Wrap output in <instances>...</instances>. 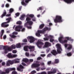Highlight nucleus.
<instances>
[{"label": "nucleus", "instance_id": "obj_18", "mask_svg": "<svg viewBox=\"0 0 74 74\" xmlns=\"http://www.w3.org/2000/svg\"><path fill=\"white\" fill-rule=\"evenodd\" d=\"M12 20V18L11 17H9L7 18L6 19V21H7V22H5L6 23H9L10 21Z\"/></svg>", "mask_w": 74, "mask_h": 74}, {"label": "nucleus", "instance_id": "obj_19", "mask_svg": "<svg viewBox=\"0 0 74 74\" xmlns=\"http://www.w3.org/2000/svg\"><path fill=\"white\" fill-rule=\"evenodd\" d=\"M13 35H12L11 36V37L12 38H15L16 37V36L14 35L16 34V35L18 34V32H13L12 33Z\"/></svg>", "mask_w": 74, "mask_h": 74}, {"label": "nucleus", "instance_id": "obj_5", "mask_svg": "<svg viewBox=\"0 0 74 74\" xmlns=\"http://www.w3.org/2000/svg\"><path fill=\"white\" fill-rule=\"evenodd\" d=\"M28 48H29V49H33V48H34V46H25L24 47L23 49L25 51H28Z\"/></svg>", "mask_w": 74, "mask_h": 74}, {"label": "nucleus", "instance_id": "obj_2", "mask_svg": "<svg viewBox=\"0 0 74 74\" xmlns=\"http://www.w3.org/2000/svg\"><path fill=\"white\" fill-rule=\"evenodd\" d=\"M26 20L27 21V23L24 24V26L25 27H27L28 29H31V26H28V25L29 26H32L33 23V22L32 21H31V18L29 17H27Z\"/></svg>", "mask_w": 74, "mask_h": 74}, {"label": "nucleus", "instance_id": "obj_12", "mask_svg": "<svg viewBox=\"0 0 74 74\" xmlns=\"http://www.w3.org/2000/svg\"><path fill=\"white\" fill-rule=\"evenodd\" d=\"M24 67L22 65H20L19 66L18 68H17L18 71H23V69H24Z\"/></svg>", "mask_w": 74, "mask_h": 74}, {"label": "nucleus", "instance_id": "obj_30", "mask_svg": "<svg viewBox=\"0 0 74 74\" xmlns=\"http://www.w3.org/2000/svg\"><path fill=\"white\" fill-rule=\"evenodd\" d=\"M14 11V10L13 8H11L9 10V13H11Z\"/></svg>", "mask_w": 74, "mask_h": 74}, {"label": "nucleus", "instance_id": "obj_62", "mask_svg": "<svg viewBox=\"0 0 74 74\" xmlns=\"http://www.w3.org/2000/svg\"><path fill=\"white\" fill-rule=\"evenodd\" d=\"M21 64H22V65H23V66H26V64H25V63H24V62H22Z\"/></svg>", "mask_w": 74, "mask_h": 74}, {"label": "nucleus", "instance_id": "obj_8", "mask_svg": "<svg viewBox=\"0 0 74 74\" xmlns=\"http://www.w3.org/2000/svg\"><path fill=\"white\" fill-rule=\"evenodd\" d=\"M8 62L10 64H13L14 63H19V61H16V60L14 59L13 60H9L8 61Z\"/></svg>", "mask_w": 74, "mask_h": 74}, {"label": "nucleus", "instance_id": "obj_37", "mask_svg": "<svg viewBox=\"0 0 74 74\" xmlns=\"http://www.w3.org/2000/svg\"><path fill=\"white\" fill-rule=\"evenodd\" d=\"M48 65H50V64H52V61H49L47 62Z\"/></svg>", "mask_w": 74, "mask_h": 74}, {"label": "nucleus", "instance_id": "obj_60", "mask_svg": "<svg viewBox=\"0 0 74 74\" xmlns=\"http://www.w3.org/2000/svg\"><path fill=\"white\" fill-rule=\"evenodd\" d=\"M30 56H35V55L33 53H32L30 54Z\"/></svg>", "mask_w": 74, "mask_h": 74}, {"label": "nucleus", "instance_id": "obj_20", "mask_svg": "<svg viewBox=\"0 0 74 74\" xmlns=\"http://www.w3.org/2000/svg\"><path fill=\"white\" fill-rule=\"evenodd\" d=\"M73 48V46H72L71 45L69 44L68 47L67 48V50L69 51H70Z\"/></svg>", "mask_w": 74, "mask_h": 74}, {"label": "nucleus", "instance_id": "obj_38", "mask_svg": "<svg viewBox=\"0 0 74 74\" xmlns=\"http://www.w3.org/2000/svg\"><path fill=\"white\" fill-rule=\"evenodd\" d=\"M47 57H48L49 58H51V56H52V55L51 53H49L47 55Z\"/></svg>", "mask_w": 74, "mask_h": 74}, {"label": "nucleus", "instance_id": "obj_49", "mask_svg": "<svg viewBox=\"0 0 74 74\" xmlns=\"http://www.w3.org/2000/svg\"><path fill=\"white\" fill-rule=\"evenodd\" d=\"M12 53H16L17 52L16 51V50H14L12 51Z\"/></svg>", "mask_w": 74, "mask_h": 74}, {"label": "nucleus", "instance_id": "obj_33", "mask_svg": "<svg viewBox=\"0 0 74 74\" xmlns=\"http://www.w3.org/2000/svg\"><path fill=\"white\" fill-rule=\"evenodd\" d=\"M66 55L68 56H71L72 55V54L71 52H69V53H68L66 54Z\"/></svg>", "mask_w": 74, "mask_h": 74}, {"label": "nucleus", "instance_id": "obj_57", "mask_svg": "<svg viewBox=\"0 0 74 74\" xmlns=\"http://www.w3.org/2000/svg\"><path fill=\"white\" fill-rule=\"evenodd\" d=\"M41 59H42V58L40 57H38L37 58V60H41Z\"/></svg>", "mask_w": 74, "mask_h": 74}, {"label": "nucleus", "instance_id": "obj_41", "mask_svg": "<svg viewBox=\"0 0 74 74\" xmlns=\"http://www.w3.org/2000/svg\"><path fill=\"white\" fill-rule=\"evenodd\" d=\"M35 73H36V71H33L31 73V74H35Z\"/></svg>", "mask_w": 74, "mask_h": 74}, {"label": "nucleus", "instance_id": "obj_44", "mask_svg": "<svg viewBox=\"0 0 74 74\" xmlns=\"http://www.w3.org/2000/svg\"><path fill=\"white\" fill-rule=\"evenodd\" d=\"M12 74H17V72H16V71H13L12 72Z\"/></svg>", "mask_w": 74, "mask_h": 74}, {"label": "nucleus", "instance_id": "obj_1", "mask_svg": "<svg viewBox=\"0 0 74 74\" xmlns=\"http://www.w3.org/2000/svg\"><path fill=\"white\" fill-rule=\"evenodd\" d=\"M57 48V51L55 50H52V51L51 52V53L52 54L54 55V56H56L58 53H62L61 51H62V49L60 47V45L59 44H57L56 45Z\"/></svg>", "mask_w": 74, "mask_h": 74}, {"label": "nucleus", "instance_id": "obj_56", "mask_svg": "<svg viewBox=\"0 0 74 74\" xmlns=\"http://www.w3.org/2000/svg\"><path fill=\"white\" fill-rule=\"evenodd\" d=\"M54 41V40L50 38V42H52L53 41Z\"/></svg>", "mask_w": 74, "mask_h": 74}, {"label": "nucleus", "instance_id": "obj_25", "mask_svg": "<svg viewBox=\"0 0 74 74\" xmlns=\"http://www.w3.org/2000/svg\"><path fill=\"white\" fill-rule=\"evenodd\" d=\"M25 17V15H23L21 16V17L20 18V19L21 20L23 21V20L25 19V18H24Z\"/></svg>", "mask_w": 74, "mask_h": 74}, {"label": "nucleus", "instance_id": "obj_15", "mask_svg": "<svg viewBox=\"0 0 74 74\" xmlns=\"http://www.w3.org/2000/svg\"><path fill=\"white\" fill-rule=\"evenodd\" d=\"M6 22H5L4 23H2L1 24V26L2 27H8V26H9V24H6L5 25V24H7V23H6Z\"/></svg>", "mask_w": 74, "mask_h": 74}, {"label": "nucleus", "instance_id": "obj_3", "mask_svg": "<svg viewBox=\"0 0 74 74\" xmlns=\"http://www.w3.org/2000/svg\"><path fill=\"white\" fill-rule=\"evenodd\" d=\"M16 48V45H12L11 46V47H6V46L3 47V49L4 50V53L6 54L8 52V51H12L13 49H15Z\"/></svg>", "mask_w": 74, "mask_h": 74}, {"label": "nucleus", "instance_id": "obj_28", "mask_svg": "<svg viewBox=\"0 0 74 74\" xmlns=\"http://www.w3.org/2000/svg\"><path fill=\"white\" fill-rule=\"evenodd\" d=\"M7 56L8 57V58H12V55H11V53H10L8 54Z\"/></svg>", "mask_w": 74, "mask_h": 74}, {"label": "nucleus", "instance_id": "obj_45", "mask_svg": "<svg viewBox=\"0 0 74 74\" xmlns=\"http://www.w3.org/2000/svg\"><path fill=\"white\" fill-rule=\"evenodd\" d=\"M4 47H5V46H3V45H0V49H2V48L3 47V49L4 50Z\"/></svg>", "mask_w": 74, "mask_h": 74}, {"label": "nucleus", "instance_id": "obj_59", "mask_svg": "<svg viewBox=\"0 0 74 74\" xmlns=\"http://www.w3.org/2000/svg\"><path fill=\"white\" fill-rule=\"evenodd\" d=\"M0 74H5V72H1V71H0Z\"/></svg>", "mask_w": 74, "mask_h": 74}, {"label": "nucleus", "instance_id": "obj_53", "mask_svg": "<svg viewBox=\"0 0 74 74\" xmlns=\"http://www.w3.org/2000/svg\"><path fill=\"white\" fill-rule=\"evenodd\" d=\"M42 10V7H40L39 8V9H37V11H39V10Z\"/></svg>", "mask_w": 74, "mask_h": 74}, {"label": "nucleus", "instance_id": "obj_6", "mask_svg": "<svg viewBox=\"0 0 74 74\" xmlns=\"http://www.w3.org/2000/svg\"><path fill=\"white\" fill-rule=\"evenodd\" d=\"M23 27V26L21 25H17L16 27L15 28V30L16 32H21V29H22Z\"/></svg>", "mask_w": 74, "mask_h": 74}, {"label": "nucleus", "instance_id": "obj_51", "mask_svg": "<svg viewBox=\"0 0 74 74\" xmlns=\"http://www.w3.org/2000/svg\"><path fill=\"white\" fill-rule=\"evenodd\" d=\"M40 74H47V72L45 71L42 72Z\"/></svg>", "mask_w": 74, "mask_h": 74}, {"label": "nucleus", "instance_id": "obj_64", "mask_svg": "<svg viewBox=\"0 0 74 74\" xmlns=\"http://www.w3.org/2000/svg\"><path fill=\"white\" fill-rule=\"evenodd\" d=\"M6 35H4L3 37V39H5V38H6Z\"/></svg>", "mask_w": 74, "mask_h": 74}, {"label": "nucleus", "instance_id": "obj_24", "mask_svg": "<svg viewBox=\"0 0 74 74\" xmlns=\"http://www.w3.org/2000/svg\"><path fill=\"white\" fill-rule=\"evenodd\" d=\"M65 38H66L67 40L70 41H72V42H73V41H74L73 39L71 38H69V37H65Z\"/></svg>", "mask_w": 74, "mask_h": 74}, {"label": "nucleus", "instance_id": "obj_13", "mask_svg": "<svg viewBox=\"0 0 74 74\" xmlns=\"http://www.w3.org/2000/svg\"><path fill=\"white\" fill-rule=\"evenodd\" d=\"M51 43L48 42H46L45 43L44 47L45 48H47V47H49L51 46Z\"/></svg>", "mask_w": 74, "mask_h": 74}, {"label": "nucleus", "instance_id": "obj_27", "mask_svg": "<svg viewBox=\"0 0 74 74\" xmlns=\"http://www.w3.org/2000/svg\"><path fill=\"white\" fill-rule=\"evenodd\" d=\"M44 26H45L44 24H41L39 26V29H42L44 27Z\"/></svg>", "mask_w": 74, "mask_h": 74}, {"label": "nucleus", "instance_id": "obj_32", "mask_svg": "<svg viewBox=\"0 0 74 74\" xmlns=\"http://www.w3.org/2000/svg\"><path fill=\"white\" fill-rule=\"evenodd\" d=\"M56 71H57V70H56L55 69H54L53 70V71H52L53 74H55L56 73Z\"/></svg>", "mask_w": 74, "mask_h": 74}, {"label": "nucleus", "instance_id": "obj_10", "mask_svg": "<svg viewBox=\"0 0 74 74\" xmlns=\"http://www.w3.org/2000/svg\"><path fill=\"white\" fill-rule=\"evenodd\" d=\"M40 66V64L36 62V63H33L32 65V68H37L38 67H39Z\"/></svg>", "mask_w": 74, "mask_h": 74}, {"label": "nucleus", "instance_id": "obj_46", "mask_svg": "<svg viewBox=\"0 0 74 74\" xmlns=\"http://www.w3.org/2000/svg\"><path fill=\"white\" fill-rule=\"evenodd\" d=\"M20 15V14H19V13H17L15 14V15L16 16H18Z\"/></svg>", "mask_w": 74, "mask_h": 74}, {"label": "nucleus", "instance_id": "obj_63", "mask_svg": "<svg viewBox=\"0 0 74 74\" xmlns=\"http://www.w3.org/2000/svg\"><path fill=\"white\" fill-rule=\"evenodd\" d=\"M5 6L6 7H9V4H6Z\"/></svg>", "mask_w": 74, "mask_h": 74}, {"label": "nucleus", "instance_id": "obj_54", "mask_svg": "<svg viewBox=\"0 0 74 74\" xmlns=\"http://www.w3.org/2000/svg\"><path fill=\"white\" fill-rule=\"evenodd\" d=\"M47 74H52L53 73H52V72L49 71H48Z\"/></svg>", "mask_w": 74, "mask_h": 74}, {"label": "nucleus", "instance_id": "obj_4", "mask_svg": "<svg viewBox=\"0 0 74 74\" xmlns=\"http://www.w3.org/2000/svg\"><path fill=\"white\" fill-rule=\"evenodd\" d=\"M54 21L56 23L62 22L63 20H62V16H56L55 18L54 19Z\"/></svg>", "mask_w": 74, "mask_h": 74}, {"label": "nucleus", "instance_id": "obj_16", "mask_svg": "<svg viewBox=\"0 0 74 74\" xmlns=\"http://www.w3.org/2000/svg\"><path fill=\"white\" fill-rule=\"evenodd\" d=\"M59 63V60L58 59H55L54 62H52L51 64L54 65L55 64H57V63Z\"/></svg>", "mask_w": 74, "mask_h": 74}, {"label": "nucleus", "instance_id": "obj_9", "mask_svg": "<svg viewBox=\"0 0 74 74\" xmlns=\"http://www.w3.org/2000/svg\"><path fill=\"white\" fill-rule=\"evenodd\" d=\"M36 45L38 48H40L41 47V45H44V43L41 42V41H40V40H38L37 42L36 43Z\"/></svg>", "mask_w": 74, "mask_h": 74}, {"label": "nucleus", "instance_id": "obj_47", "mask_svg": "<svg viewBox=\"0 0 74 74\" xmlns=\"http://www.w3.org/2000/svg\"><path fill=\"white\" fill-rule=\"evenodd\" d=\"M25 28H23L21 30V32H23L25 31Z\"/></svg>", "mask_w": 74, "mask_h": 74}, {"label": "nucleus", "instance_id": "obj_35", "mask_svg": "<svg viewBox=\"0 0 74 74\" xmlns=\"http://www.w3.org/2000/svg\"><path fill=\"white\" fill-rule=\"evenodd\" d=\"M67 41H69V40H65L64 41H62V42L61 43L62 44H64V43H67L68 42Z\"/></svg>", "mask_w": 74, "mask_h": 74}, {"label": "nucleus", "instance_id": "obj_22", "mask_svg": "<svg viewBox=\"0 0 74 74\" xmlns=\"http://www.w3.org/2000/svg\"><path fill=\"white\" fill-rule=\"evenodd\" d=\"M64 38H63V36H61L59 38V41L60 42V43H62V42L63 41V40H62V39H63Z\"/></svg>", "mask_w": 74, "mask_h": 74}, {"label": "nucleus", "instance_id": "obj_11", "mask_svg": "<svg viewBox=\"0 0 74 74\" xmlns=\"http://www.w3.org/2000/svg\"><path fill=\"white\" fill-rule=\"evenodd\" d=\"M28 40H30L29 42L30 43H32L34 41V38L32 36H28L27 37Z\"/></svg>", "mask_w": 74, "mask_h": 74}, {"label": "nucleus", "instance_id": "obj_61", "mask_svg": "<svg viewBox=\"0 0 74 74\" xmlns=\"http://www.w3.org/2000/svg\"><path fill=\"white\" fill-rule=\"evenodd\" d=\"M5 62H2V66H4V65H5Z\"/></svg>", "mask_w": 74, "mask_h": 74}, {"label": "nucleus", "instance_id": "obj_52", "mask_svg": "<svg viewBox=\"0 0 74 74\" xmlns=\"http://www.w3.org/2000/svg\"><path fill=\"white\" fill-rule=\"evenodd\" d=\"M6 65L7 66H10V63L8 62H8H7L6 63Z\"/></svg>", "mask_w": 74, "mask_h": 74}, {"label": "nucleus", "instance_id": "obj_29", "mask_svg": "<svg viewBox=\"0 0 74 74\" xmlns=\"http://www.w3.org/2000/svg\"><path fill=\"white\" fill-rule=\"evenodd\" d=\"M23 61L24 62L26 63V62H29V60L26 58H24L23 60Z\"/></svg>", "mask_w": 74, "mask_h": 74}, {"label": "nucleus", "instance_id": "obj_42", "mask_svg": "<svg viewBox=\"0 0 74 74\" xmlns=\"http://www.w3.org/2000/svg\"><path fill=\"white\" fill-rule=\"evenodd\" d=\"M36 17H34L33 18H32V21H36Z\"/></svg>", "mask_w": 74, "mask_h": 74}, {"label": "nucleus", "instance_id": "obj_39", "mask_svg": "<svg viewBox=\"0 0 74 74\" xmlns=\"http://www.w3.org/2000/svg\"><path fill=\"white\" fill-rule=\"evenodd\" d=\"M34 15L33 14H30L29 15V17H30L31 18H33L34 17Z\"/></svg>", "mask_w": 74, "mask_h": 74}, {"label": "nucleus", "instance_id": "obj_34", "mask_svg": "<svg viewBox=\"0 0 74 74\" xmlns=\"http://www.w3.org/2000/svg\"><path fill=\"white\" fill-rule=\"evenodd\" d=\"M24 1H23L21 2V4L23 5H26V3H25Z\"/></svg>", "mask_w": 74, "mask_h": 74}, {"label": "nucleus", "instance_id": "obj_58", "mask_svg": "<svg viewBox=\"0 0 74 74\" xmlns=\"http://www.w3.org/2000/svg\"><path fill=\"white\" fill-rule=\"evenodd\" d=\"M50 51V49H47L46 51L47 53H48Z\"/></svg>", "mask_w": 74, "mask_h": 74}, {"label": "nucleus", "instance_id": "obj_48", "mask_svg": "<svg viewBox=\"0 0 74 74\" xmlns=\"http://www.w3.org/2000/svg\"><path fill=\"white\" fill-rule=\"evenodd\" d=\"M25 55L26 56H29V53L27 52L25 53Z\"/></svg>", "mask_w": 74, "mask_h": 74}, {"label": "nucleus", "instance_id": "obj_31", "mask_svg": "<svg viewBox=\"0 0 74 74\" xmlns=\"http://www.w3.org/2000/svg\"><path fill=\"white\" fill-rule=\"evenodd\" d=\"M4 30H2L1 32V35L0 37L1 38L2 37V36H3V34H4Z\"/></svg>", "mask_w": 74, "mask_h": 74}, {"label": "nucleus", "instance_id": "obj_43", "mask_svg": "<svg viewBox=\"0 0 74 74\" xmlns=\"http://www.w3.org/2000/svg\"><path fill=\"white\" fill-rule=\"evenodd\" d=\"M23 41L24 42H27V40L26 39H25L23 40Z\"/></svg>", "mask_w": 74, "mask_h": 74}, {"label": "nucleus", "instance_id": "obj_26", "mask_svg": "<svg viewBox=\"0 0 74 74\" xmlns=\"http://www.w3.org/2000/svg\"><path fill=\"white\" fill-rule=\"evenodd\" d=\"M21 43H19L16 44V48H21Z\"/></svg>", "mask_w": 74, "mask_h": 74}, {"label": "nucleus", "instance_id": "obj_50", "mask_svg": "<svg viewBox=\"0 0 74 74\" xmlns=\"http://www.w3.org/2000/svg\"><path fill=\"white\" fill-rule=\"evenodd\" d=\"M43 39L45 41H48V40H49V39L48 38H43Z\"/></svg>", "mask_w": 74, "mask_h": 74}, {"label": "nucleus", "instance_id": "obj_14", "mask_svg": "<svg viewBox=\"0 0 74 74\" xmlns=\"http://www.w3.org/2000/svg\"><path fill=\"white\" fill-rule=\"evenodd\" d=\"M43 31L42 30H39L38 31V32L36 33V36H38V37H40V34L43 33Z\"/></svg>", "mask_w": 74, "mask_h": 74}, {"label": "nucleus", "instance_id": "obj_17", "mask_svg": "<svg viewBox=\"0 0 74 74\" xmlns=\"http://www.w3.org/2000/svg\"><path fill=\"white\" fill-rule=\"evenodd\" d=\"M64 1L68 4H70V3H71L72 1H74V0H64Z\"/></svg>", "mask_w": 74, "mask_h": 74}, {"label": "nucleus", "instance_id": "obj_55", "mask_svg": "<svg viewBox=\"0 0 74 74\" xmlns=\"http://www.w3.org/2000/svg\"><path fill=\"white\" fill-rule=\"evenodd\" d=\"M36 70L38 71H40V68L39 67H37V68L36 69Z\"/></svg>", "mask_w": 74, "mask_h": 74}, {"label": "nucleus", "instance_id": "obj_7", "mask_svg": "<svg viewBox=\"0 0 74 74\" xmlns=\"http://www.w3.org/2000/svg\"><path fill=\"white\" fill-rule=\"evenodd\" d=\"M13 70H15V68H8L5 70V74H8L10 73V71H11Z\"/></svg>", "mask_w": 74, "mask_h": 74}, {"label": "nucleus", "instance_id": "obj_21", "mask_svg": "<svg viewBox=\"0 0 74 74\" xmlns=\"http://www.w3.org/2000/svg\"><path fill=\"white\" fill-rule=\"evenodd\" d=\"M51 29L50 27H45V28H44L43 29V31H44V32H45V31H47V30L48 31H49Z\"/></svg>", "mask_w": 74, "mask_h": 74}, {"label": "nucleus", "instance_id": "obj_40", "mask_svg": "<svg viewBox=\"0 0 74 74\" xmlns=\"http://www.w3.org/2000/svg\"><path fill=\"white\" fill-rule=\"evenodd\" d=\"M17 56L16 54H14L12 55V58H16V57H17Z\"/></svg>", "mask_w": 74, "mask_h": 74}, {"label": "nucleus", "instance_id": "obj_36", "mask_svg": "<svg viewBox=\"0 0 74 74\" xmlns=\"http://www.w3.org/2000/svg\"><path fill=\"white\" fill-rule=\"evenodd\" d=\"M16 24H17V25H21V24H22V22L20 21H17L16 22Z\"/></svg>", "mask_w": 74, "mask_h": 74}, {"label": "nucleus", "instance_id": "obj_23", "mask_svg": "<svg viewBox=\"0 0 74 74\" xmlns=\"http://www.w3.org/2000/svg\"><path fill=\"white\" fill-rule=\"evenodd\" d=\"M6 14H7V12L5 10H4V12H3V14H2L1 16V18H3L4 16H5Z\"/></svg>", "mask_w": 74, "mask_h": 74}]
</instances>
